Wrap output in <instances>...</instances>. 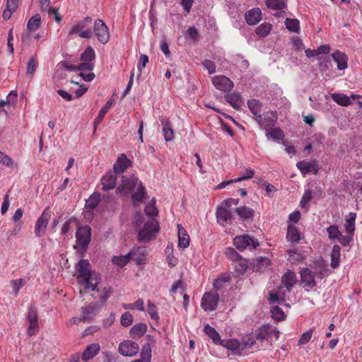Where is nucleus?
<instances>
[{
    "label": "nucleus",
    "mask_w": 362,
    "mask_h": 362,
    "mask_svg": "<svg viewBox=\"0 0 362 362\" xmlns=\"http://www.w3.org/2000/svg\"><path fill=\"white\" fill-rule=\"evenodd\" d=\"M91 24L92 18L87 16L73 25L69 34L70 35L78 34L81 38H90L93 36V32L90 29Z\"/></svg>",
    "instance_id": "obj_1"
},
{
    "label": "nucleus",
    "mask_w": 362,
    "mask_h": 362,
    "mask_svg": "<svg viewBox=\"0 0 362 362\" xmlns=\"http://www.w3.org/2000/svg\"><path fill=\"white\" fill-rule=\"evenodd\" d=\"M76 242L81 248V256L86 252L91 240V228L88 226H83L78 228L76 232Z\"/></svg>",
    "instance_id": "obj_2"
},
{
    "label": "nucleus",
    "mask_w": 362,
    "mask_h": 362,
    "mask_svg": "<svg viewBox=\"0 0 362 362\" xmlns=\"http://www.w3.org/2000/svg\"><path fill=\"white\" fill-rule=\"evenodd\" d=\"M300 274V281L305 291L309 292L316 286L317 282L315 279L317 276L314 271L309 268H303L301 269Z\"/></svg>",
    "instance_id": "obj_3"
},
{
    "label": "nucleus",
    "mask_w": 362,
    "mask_h": 362,
    "mask_svg": "<svg viewBox=\"0 0 362 362\" xmlns=\"http://www.w3.org/2000/svg\"><path fill=\"white\" fill-rule=\"evenodd\" d=\"M93 32L100 43L105 45L109 41L110 35L108 28L103 20L97 19L95 21Z\"/></svg>",
    "instance_id": "obj_4"
},
{
    "label": "nucleus",
    "mask_w": 362,
    "mask_h": 362,
    "mask_svg": "<svg viewBox=\"0 0 362 362\" xmlns=\"http://www.w3.org/2000/svg\"><path fill=\"white\" fill-rule=\"evenodd\" d=\"M118 351L124 356L132 357L139 353V346L135 341L125 340L119 344Z\"/></svg>",
    "instance_id": "obj_5"
},
{
    "label": "nucleus",
    "mask_w": 362,
    "mask_h": 362,
    "mask_svg": "<svg viewBox=\"0 0 362 362\" xmlns=\"http://www.w3.org/2000/svg\"><path fill=\"white\" fill-rule=\"evenodd\" d=\"M233 245L239 250H243L252 245L253 249H256L259 245V241L257 239L252 238L248 235H244L241 236H236L233 239Z\"/></svg>",
    "instance_id": "obj_6"
},
{
    "label": "nucleus",
    "mask_w": 362,
    "mask_h": 362,
    "mask_svg": "<svg viewBox=\"0 0 362 362\" xmlns=\"http://www.w3.org/2000/svg\"><path fill=\"white\" fill-rule=\"evenodd\" d=\"M219 301V295L206 292L202 298L201 306L205 311L215 310Z\"/></svg>",
    "instance_id": "obj_7"
},
{
    "label": "nucleus",
    "mask_w": 362,
    "mask_h": 362,
    "mask_svg": "<svg viewBox=\"0 0 362 362\" xmlns=\"http://www.w3.org/2000/svg\"><path fill=\"white\" fill-rule=\"evenodd\" d=\"M214 86L218 90L228 92L233 87V82L225 76H215L212 78Z\"/></svg>",
    "instance_id": "obj_8"
},
{
    "label": "nucleus",
    "mask_w": 362,
    "mask_h": 362,
    "mask_svg": "<svg viewBox=\"0 0 362 362\" xmlns=\"http://www.w3.org/2000/svg\"><path fill=\"white\" fill-rule=\"evenodd\" d=\"M247 106L251 112L255 116V121L259 127H263L262 116L261 115L262 103L259 100L250 99L247 100Z\"/></svg>",
    "instance_id": "obj_9"
},
{
    "label": "nucleus",
    "mask_w": 362,
    "mask_h": 362,
    "mask_svg": "<svg viewBox=\"0 0 362 362\" xmlns=\"http://www.w3.org/2000/svg\"><path fill=\"white\" fill-rule=\"evenodd\" d=\"M296 167L304 176L310 172H313V174L317 175L319 171V166L315 160H313L312 162H308L306 160L298 162L296 163Z\"/></svg>",
    "instance_id": "obj_10"
},
{
    "label": "nucleus",
    "mask_w": 362,
    "mask_h": 362,
    "mask_svg": "<svg viewBox=\"0 0 362 362\" xmlns=\"http://www.w3.org/2000/svg\"><path fill=\"white\" fill-rule=\"evenodd\" d=\"M50 218L49 213L45 211L37 218L35 226V233L37 237H42L46 231L48 221Z\"/></svg>",
    "instance_id": "obj_11"
},
{
    "label": "nucleus",
    "mask_w": 362,
    "mask_h": 362,
    "mask_svg": "<svg viewBox=\"0 0 362 362\" xmlns=\"http://www.w3.org/2000/svg\"><path fill=\"white\" fill-rule=\"evenodd\" d=\"M132 165V161L124 153L121 154L113 166V172L117 174L123 173L126 169Z\"/></svg>",
    "instance_id": "obj_12"
},
{
    "label": "nucleus",
    "mask_w": 362,
    "mask_h": 362,
    "mask_svg": "<svg viewBox=\"0 0 362 362\" xmlns=\"http://www.w3.org/2000/svg\"><path fill=\"white\" fill-rule=\"evenodd\" d=\"M117 174L112 170H110L101 179V183L103 185V190L109 191L112 189L116 186Z\"/></svg>",
    "instance_id": "obj_13"
},
{
    "label": "nucleus",
    "mask_w": 362,
    "mask_h": 362,
    "mask_svg": "<svg viewBox=\"0 0 362 362\" xmlns=\"http://www.w3.org/2000/svg\"><path fill=\"white\" fill-rule=\"evenodd\" d=\"M137 182L138 178L134 175L122 176V183L117 187V190L120 192L132 190L136 187Z\"/></svg>",
    "instance_id": "obj_14"
},
{
    "label": "nucleus",
    "mask_w": 362,
    "mask_h": 362,
    "mask_svg": "<svg viewBox=\"0 0 362 362\" xmlns=\"http://www.w3.org/2000/svg\"><path fill=\"white\" fill-rule=\"evenodd\" d=\"M281 283L286 288L287 293H290L292 288L297 283L296 274L294 272L288 269L286 272L282 276Z\"/></svg>",
    "instance_id": "obj_15"
},
{
    "label": "nucleus",
    "mask_w": 362,
    "mask_h": 362,
    "mask_svg": "<svg viewBox=\"0 0 362 362\" xmlns=\"http://www.w3.org/2000/svg\"><path fill=\"white\" fill-rule=\"evenodd\" d=\"M245 18L250 25L257 24L262 20L261 10L259 8H254L248 11L245 15Z\"/></svg>",
    "instance_id": "obj_16"
},
{
    "label": "nucleus",
    "mask_w": 362,
    "mask_h": 362,
    "mask_svg": "<svg viewBox=\"0 0 362 362\" xmlns=\"http://www.w3.org/2000/svg\"><path fill=\"white\" fill-rule=\"evenodd\" d=\"M100 346L98 343H93L86 346L83 351L81 359L83 361H88L93 358L100 351Z\"/></svg>",
    "instance_id": "obj_17"
},
{
    "label": "nucleus",
    "mask_w": 362,
    "mask_h": 362,
    "mask_svg": "<svg viewBox=\"0 0 362 362\" xmlns=\"http://www.w3.org/2000/svg\"><path fill=\"white\" fill-rule=\"evenodd\" d=\"M278 119V117L275 112L269 111L263 115L262 122L263 127L261 129H264L267 132L273 127Z\"/></svg>",
    "instance_id": "obj_18"
},
{
    "label": "nucleus",
    "mask_w": 362,
    "mask_h": 362,
    "mask_svg": "<svg viewBox=\"0 0 362 362\" xmlns=\"http://www.w3.org/2000/svg\"><path fill=\"white\" fill-rule=\"evenodd\" d=\"M84 281V288H91L93 291H95L100 281V276L99 274L95 272L90 273L88 276L83 279Z\"/></svg>",
    "instance_id": "obj_19"
},
{
    "label": "nucleus",
    "mask_w": 362,
    "mask_h": 362,
    "mask_svg": "<svg viewBox=\"0 0 362 362\" xmlns=\"http://www.w3.org/2000/svg\"><path fill=\"white\" fill-rule=\"evenodd\" d=\"M90 262L88 259H81L76 265V269L79 274L78 278L83 279L88 276L92 271L90 269Z\"/></svg>",
    "instance_id": "obj_20"
},
{
    "label": "nucleus",
    "mask_w": 362,
    "mask_h": 362,
    "mask_svg": "<svg viewBox=\"0 0 362 362\" xmlns=\"http://www.w3.org/2000/svg\"><path fill=\"white\" fill-rule=\"evenodd\" d=\"M147 331V325L145 323L139 322L132 327L129 330V337L133 339L141 337Z\"/></svg>",
    "instance_id": "obj_21"
},
{
    "label": "nucleus",
    "mask_w": 362,
    "mask_h": 362,
    "mask_svg": "<svg viewBox=\"0 0 362 362\" xmlns=\"http://www.w3.org/2000/svg\"><path fill=\"white\" fill-rule=\"evenodd\" d=\"M333 60L337 63L339 70H344L347 68V56L339 51H336L332 54Z\"/></svg>",
    "instance_id": "obj_22"
},
{
    "label": "nucleus",
    "mask_w": 362,
    "mask_h": 362,
    "mask_svg": "<svg viewBox=\"0 0 362 362\" xmlns=\"http://www.w3.org/2000/svg\"><path fill=\"white\" fill-rule=\"evenodd\" d=\"M256 339H267L272 335V326L270 325H264L254 332Z\"/></svg>",
    "instance_id": "obj_23"
},
{
    "label": "nucleus",
    "mask_w": 362,
    "mask_h": 362,
    "mask_svg": "<svg viewBox=\"0 0 362 362\" xmlns=\"http://www.w3.org/2000/svg\"><path fill=\"white\" fill-rule=\"evenodd\" d=\"M286 238L292 244H296L300 239V232L294 225L289 224L287 228Z\"/></svg>",
    "instance_id": "obj_24"
},
{
    "label": "nucleus",
    "mask_w": 362,
    "mask_h": 362,
    "mask_svg": "<svg viewBox=\"0 0 362 362\" xmlns=\"http://www.w3.org/2000/svg\"><path fill=\"white\" fill-rule=\"evenodd\" d=\"M224 98L234 109L238 110L240 108L239 102L241 101L242 96L239 92L235 91L226 94Z\"/></svg>",
    "instance_id": "obj_25"
},
{
    "label": "nucleus",
    "mask_w": 362,
    "mask_h": 362,
    "mask_svg": "<svg viewBox=\"0 0 362 362\" xmlns=\"http://www.w3.org/2000/svg\"><path fill=\"white\" fill-rule=\"evenodd\" d=\"M356 218V214L350 212L345 218L344 230L346 233L354 234L356 229L355 221Z\"/></svg>",
    "instance_id": "obj_26"
},
{
    "label": "nucleus",
    "mask_w": 362,
    "mask_h": 362,
    "mask_svg": "<svg viewBox=\"0 0 362 362\" xmlns=\"http://www.w3.org/2000/svg\"><path fill=\"white\" fill-rule=\"evenodd\" d=\"M178 247L180 248H186L189 245V237L186 230L181 225H178Z\"/></svg>",
    "instance_id": "obj_27"
},
{
    "label": "nucleus",
    "mask_w": 362,
    "mask_h": 362,
    "mask_svg": "<svg viewBox=\"0 0 362 362\" xmlns=\"http://www.w3.org/2000/svg\"><path fill=\"white\" fill-rule=\"evenodd\" d=\"M216 218L218 222L230 223L232 214L227 209V207H218L216 210Z\"/></svg>",
    "instance_id": "obj_28"
},
{
    "label": "nucleus",
    "mask_w": 362,
    "mask_h": 362,
    "mask_svg": "<svg viewBox=\"0 0 362 362\" xmlns=\"http://www.w3.org/2000/svg\"><path fill=\"white\" fill-rule=\"evenodd\" d=\"M163 134L166 141H171L174 139V131L172 123L169 120H161Z\"/></svg>",
    "instance_id": "obj_29"
},
{
    "label": "nucleus",
    "mask_w": 362,
    "mask_h": 362,
    "mask_svg": "<svg viewBox=\"0 0 362 362\" xmlns=\"http://www.w3.org/2000/svg\"><path fill=\"white\" fill-rule=\"evenodd\" d=\"M235 211L242 220L252 218L255 216V211L246 206L237 207L235 209Z\"/></svg>",
    "instance_id": "obj_30"
},
{
    "label": "nucleus",
    "mask_w": 362,
    "mask_h": 362,
    "mask_svg": "<svg viewBox=\"0 0 362 362\" xmlns=\"http://www.w3.org/2000/svg\"><path fill=\"white\" fill-rule=\"evenodd\" d=\"M112 99H109L106 104L100 110L98 115L94 120L95 129H96L97 125L99 124L103 121L105 115H106L109 109L112 107Z\"/></svg>",
    "instance_id": "obj_31"
},
{
    "label": "nucleus",
    "mask_w": 362,
    "mask_h": 362,
    "mask_svg": "<svg viewBox=\"0 0 362 362\" xmlns=\"http://www.w3.org/2000/svg\"><path fill=\"white\" fill-rule=\"evenodd\" d=\"M341 255V248L338 245H334L331 252V267L334 269L339 266V257Z\"/></svg>",
    "instance_id": "obj_32"
},
{
    "label": "nucleus",
    "mask_w": 362,
    "mask_h": 362,
    "mask_svg": "<svg viewBox=\"0 0 362 362\" xmlns=\"http://www.w3.org/2000/svg\"><path fill=\"white\" fill-rule=\"evenodd\" d=\"M204 332L216 344H218L221 340V336L218 332L209 324L204 325Z\"/></svg>",
    "instance_id": "obj_33"
},
{
    "label": "nucleus",
    "mask_w": 362,
    "mask_h": 362,
    "mask_svg": "<svg viewBox=\"0 0 362 362\" xmlns=\"http://www.w3.org/2000/svg\"><path fill=\"white\" fill-rule=\"evenodd\" d=\"M332 100L338 105L347 107L351 104L350 98L343 93H334L331 95Z\"/></svg>",
    "instance_id": "obj_34"
},
{
    "label": "nucleus",
    "mask_w": 362,
    "mask_h": 362,
    "mask_svg": "<svg viewBox=\"0 0 362 362\" xmlns=\"http://www.w3.org/2000/svg\"><path fill=\"white\" fill-rule=\"evenodd\" d=\"M218 344H220L222 346H223L230 351H236L239 349V347L240 346V341L235 339H221V340Z\"/></svg>",
    "instance_id": "obj_35"
},
{
    "label": "nucleus",
    "mask_w": 362,
    "mask_h": 362,
    "mask_svg": "<svg viewBox=\"0 0 362 362\" xmlns=\"http://www.w3.org/2000/svg\"><path fill=\"white\" fill-rule=\"evenodd\" d=\"M286 300V293L285 291L282 292L281 294H279L274 292L269 293V297L268 298L269 303L270 305L277 303V304H283Z\"/></svg>",
    "instance_id": "obj_36"
},
{
    "label": "nucleus",
    "mask_w": 362,
    "mask_h": 362,
    "mask_svg": "<svg viewBox=\"0 0 362 362\" xmlns=\"http://www.w3.org/2000/svg\"><path fill=\"white\" fill-rule=\"evenodd\" d=\"M140 357L142 362H151V347L149 343H145L141 348Z\"/></svg>",
    "instance_id": "obj_37"
},
{
    "label": "nucleus",
    "mask_w": 362,
    "mask_h": 362,
    "mask_svg": "<svg viewBox=\"0 0 362 362\" xmlns=\"http://www.w3.org/2000/svg\"><path fill=\"white\" fill-rule=\"evenodd\" d=\"M40 23H41V17H40V14H36V15L33 16V17H31L30 18V20L28 21V24H27V29L29 31H35L40 28Z\"/></svg>",
    "instance_id": "obj_38"
},
{
    "label": "nucleus",
    "mask_w": 362,
    "mask_h": 362,
    "mask_svg": "<svg viewBox=\"0 0 362 362\" xmlns=\"http://www.w3.org/2000/svg\"><path fill=\"white\" fill-rule=\"evenodd\" d=\"M265 4L272 10H281L286 7L285 0H265Z\"/></svg>",
    "instance_id": "obj_39"
},
{
    "label": "nucleus",
    "mask_w": 362,
    "mask_h": 362,
    "mask_svg": "<svg viewBox=\"0 0 362 362\" xmlns=\"http://www.w3.org/2000/svg\"><path fill=\"white\" fill-rule=\"evenodd\" d=\"M146 194V188L142 182H140L136 191L132 195V200L135 202H141Z\"/></svg>",
    "instance_id": "obj_40"
},
{
    "label": "nucleus",
    "mask_w": 362,
    "mask_h": 362,
    "mask_svg": "<svg viewBox=\"0 0 362 362\" xmlns=\"http://www.w3.org/2000/svg\"><path fill=\"white\" fill-rule=\"evenodd\" d=\"M144 228L155 235L159 230V224L157 220L151 218L146 222Z\"/></svg>",
    "instance_id": "obj_41"
},
{
    "label": "nucleus",
    "mask_w": 362,
    "mask_h": 362,
    "mask_svg": "<svg viewBox=\"0 0 362 362\" xmlns=\"http://www.w3.org/2000/svg\"><path fill=\"white\" fill-rule=\"evenodd\" d=\"M286 28L293 33H298L300 30V23L298 19L287 18L285 21Z\"/></svg>",
    "instance_id": "obj_42"
},
{
    "label": "nucleus",
    "mask_w": 362,
    "mask_h": 362,
    "mask_svg": "<svg viewBox=\"0 0 362 362\" xmlns=\"http://www.w3.org/2000/svg\"><path fill=\"white\" fill-rule=\"evenodd\" d=\"M272 27V26L270 23H262L256 28L255 33L259 37H264L270 33Z\"/></svg>",
    "instance_id": "obj_43"
},
{
    "label": "nucleus",
    "mask_w": 362,
    "mask_h": 362,
    "mask_svg": "<svg viewBox=\"0 0 362 362\" xmlns=\"http://www.w3.org/2000/svg\"><path fill=\"white\" fill-rule=\"evenodd\" d=\"M314 272L317 279H322L325 276L329 275V269L327 265L323 264H319L316 266Z\"/></svg>",
    "instance_id": "obj_44"
},
{
    "label": "nucleus",
    "mask_w": 362,
    "mask_h": 362,
    "mask_svg": "<svg viewBox=\"0 0 362 362\" xmlns=\"http://www.w3.org/2000/svg\"><path fill=\"white\" fill-rule=\"evenodd\" d=\"M95 57L94 49L88 46L84 52L81 54L80 59L83 62H91Z\"/></svg>",
    "instance_id": "obj_45"
},
{
    "label": "nucleus",
    "mask_w": 362,
    "mask_h": 362,
    "mask_svg": "<svg viewBox=\"0 0 362 362\" xmlns=\"http://www.w3.org/2000/svg\"><path fill=\"white\" fill-rule=\"evenodd\" d=\"M329 240H338L339 236H341V233L339 230V227L336 225H331L326 229Z\"/></svg>",
    "instance_id": "obj_46"
},
{
    "label": "nucleus",
    "mask_w": 362,
    "mask_h": 362,
    "mask_svg": "<svg viewBox=\"0 0 362 362\" xmlns=\"http://www.w3.org/2000/svg\"><path fill=\"white\" fill-rule=\"evenodd\" d=\"M243 349H248L252 347L256 343V338L254 333H250L244 336L241 340Z\"/></svg>",
    "instance_id": "obj_47"
},
{
    "label": "nucleus",
    "mask_w": 362,
    "mask_h": 362,
    "mask_svg": "<svg viewBox=\"0 0 362 362\" xmlns=\"http://www.w3.org/2000/svg\"><path fill=\"white\" fill-rule=\"evenodd\" d=\"M247 267V261L245 259H243L242 257L239 260L236 261L234 265L235 272L239 274H244L246 272Z\"/></svg>",
    "instance_id": "obj_48"
},
{
    "label": "nucleus",
    "mask_w": 362,
    "mask_h": 362,
    "mask_svg": "<svg viewBox=\"0 0 362 362\" xmlns=\"http://www.w3.org/2000/svg\"><path fill=\"white\" fill-rule=\"evenodd\" d=\"M269 264L270 260L267 257H259L254 259V269L256 271L262 269V267L265 268Z\"/></svg>",
    "instance_id": "obj_49"
},
{
    "label": "nucleus",
    "mask_w": 362,
    "mask_h": 362,
    "mask_svg": "<svg viewBox=\"0 0 362 362\" xmlns=\"http://www.w3.org/2000/svg\"><path fill=\"white\" fill-rule=\"evenodd\" d=\"M146 259V255L144 252H140V249L133 250L132 260L136 262L137 265L143 264Z\"/></svg>",
    "instance_id": "obj_50"
},
{
    "label": "nucleus",
    "mask_w": 362,
    "mask_h": 362,
    "mask_svg": "<svg viewBox=\"0 0 362 362\" xmlns=\"http://www.w3.org/2000/svg\"><path fill=\"white\" fill-rule=\"evenodd\" d=\"M271 313L272 317L276 321L283 320L286 317L284 312L277 305L272 308Z\"/></svg>",
    "instance_id": "obj_51"
},
{
    "label": "nucleus",
    "mask_w": 362,
    "mask_h": 362,
    "mask_svg": "<svg viewBox=\"0 0 362 362\" xmlns=\"http://www.w3.org/2000/svg\"><path fill=\"white\" fill-rule=\"evenodd\" d=\"M153 238H155L154 234L146 230L144 228L142 230H141L138 233V240L140 242L149 241L151 240H153Z\"/></svg>",
    "instance_id": "obj_52"
},
{
    "label": "nucleus",
    "mask_w": 362,
    "mask_h": 362,
    "mask_svg": "<svg viewBox=\"0 0 362 362\" xmlns=\"http://www.w3.org/2000/svg\"><path fill=\"white\" fill-rule=\"evenodd\" d=\"M332 61L328 57L319 58V68L321 71H326L332 66Z\"/></svg>",
    "instance_id": "obj_53"
},
{
    "label": "nucleus",
    "mask_w": 362,
    "mask_h": 362,
    "mask_svg": "<svg viewBox=\"0 0 362 362\" xmlns=\"http://www.w3.org/2000/svg\"><path fill=\"white\" fill-rule=\"evenodd\" d=\"M266 134H267V136L269 134L270 136L273 139L278 140V141L283 140L284 138V135L283 131L280 128L273 129L270 132L268 131V132H267Z\"/></svg>",
    "instance_id": "obj_54"
},
{
    "label": "nucleus",
    "mask_w": 362,
    "mask_h": 362,
    "mask_svg": "<svg viewBox=\"0 0 362 362\" xmlns=\"http://www.w3.org/2000/svg\"><path fill=\"white\" fill-rule=\"evenodd\" d=\"M133 322V315L129 312L124 313L120 318V323L124 327H129Z\"/></svg>",
    "instance_id": "obj_55"
},
{
    "label": "nucleus",
    "mask_w": 362,
    "mask_h": 362,
    "mask_svg": "<svg viewBox=\"0 0 362 362\" xmlns=\"http://www.w3.org/2000/svg\"><path fill=\"white\" fill-rule=\"evenodd\" d=\"M147 313L150 315L151 319L155 320L159 319L157 308L155 304L150 300L148 301Z\"/></svg>",
    "instance_id": "obj_56"
},
{
    "label": "nucleus",
    "mask_w": 362,
    "mask_h": 362,
    "mask_svg": "<svg viewBox=\"0 0 362 362\" xmlns=\"http://www.w3.org/2000/svg\"><path fill=\"white\" fill-rule=\"evenodd\" d=\"M37 67V64L35 62V59L34 57H31L28 62L27 65V74L30 75L33 77L34 73L35 72Z\"/></svg>",
    "instance_id": "obj_57"
},
{
    "label": "nucleus",
    "mask_w": 362,
    "mask_h": 362,
    "mask_svg": "<svg viewBox=\"0 0 362 362\" xmlns=\"http://www.w3.org/2000/svg\"><path fill=\"white\" fill-rule=\"evenodd\" d=\"M312 199V191L310 189H306L303 195L300 200V205L302 208H305L308 202Z\"/></svg>",
    "instance_id": "obj_58"
},
{
    "label": "nucleus",
    "mask_w": 362,
    "mask_h": 362,
    "mask_svg": "<svg viewBox=\"0 0 362 362\" xmlns=\"http://www.w3.org/2000/svg\"><path fill=\"white\" fill-rule=\"evenodd\" d=\"M226 255L233 262H236L241 259V256L235 250V249L228 247L226 251Z\"/></svg>",
    "instance_id": "obj_59"
},
{
    "label": "nucleus",
    "mask_w": 362,
    "mask_h": 362,
    "mask_svg": "<svg viewBox=\"0 0 362 362\" xmlns=\"http://www.w3.org/2000/svg\"><path fill=\"white\" fill-rule=\"evenodd\" d=\"M255 175V170L251 168H247L245 170V173H243L241 176L235 179V182H241L245 180L252 178Z\"/></svg>",
    "instance_id": "obj_60"
},
{
    "label": "nucleus",
    "mask_w": 362,
    "mask_h": 362,
    "mask_svg": "<svg viewBox=\"0 0 362 362\" xmlns=\"http://www.w3.org/2000/svg\"><path fill=\"white\" fill-rule=\"evenodd\" d=\"M354 235V234L352 233H347L346 235H343L341 234V236H339L338 238V241L343 246H347L351 241H353Z\"/></svg>",
    "instance_id": "obj_61"
},
{
    "label": "nucleus",
    "mask_w": 362,
    "mask_h": 362,
    "mask_svg": "<svg viewBox=\"0 0 362 362\" xmlns=\"http://www.w3.org/2000/svg\"><path fill=\"white\" fill-rule=\"evenodd\" d=\"M312 334H313L312 329L303 333L298 340V345H303V344L308 343L310 340V339L312 337Z\"/></svg>",
    "instance_id": "obj_62"
},
{
    "label": "nucleus",
    "mask_w": 362,
    "mask_h": 362,
    "mask_svg": "<svg viewBox=\"0 0 362 362\" xmlns=\"http://www.w3.org/2000/svg\"><path fill=\"white\" fill-rule=\"evenodd\" d=\"M113 293V288L111 286L105 287L103 288V293L100 296V301L104 303L110 298V295Z\"/></svg>",
    "instance_id": "obj_63"
},
{
    "label": "nucleus",
    "mask_w": 362,
    "mask_h": 362,
    "mask_svg": "<svg viewBox=\"0 0 362 362\" xmlns=\"http://www.w3.org/2000/svg\"><path fill=\"white\" fill-rule=\"evenodd\" d=\"M202 65L206 69L208 70L209 74L215 73L216 65L214 62L209 59H205L204 61L202 62Z\"/></svg>",
    "instance_id": "obj_64"
}]
</instances>
